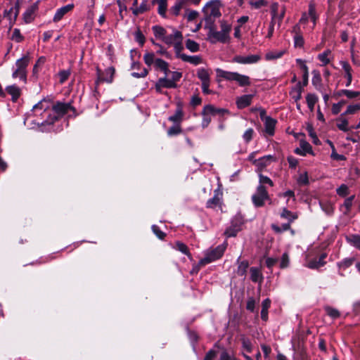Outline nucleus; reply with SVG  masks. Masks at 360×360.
<instances>
[{
	"label": "nucleus",
	"instance_id": "nucleus-1",
	"mask_svg": "<svg viewBox=\"0 0 360 360\" xmlns=\"http://www.w3.org/2000/svg\"><path fill=\"white\" fill-rule=\"evenodd\" d=\"M70 111L75 112V109L70 103L58 102L54 104L53 103L51 113L49 114V117L44 120V122L48 124H53L56 120L68 114Z\"/></svg>",
	"mask_w": 360,
	"mask_h": 360
},
{
	"label": "nucleus",
	"instance_id": "nucleus-2",
	"mask_svg": "<svg viewBox=\"0 0 360 360\" xmlns=\"http://www.w3.org/2000/svg\"><path fill=\"white\" fill-rule=\"evenodd\" d=\"M30 62L29 54L24 55L22 58L18 59L15 66L13 67L12 77L13 79L18 78L20 80L26 83L27 82V68Z\"/></svg>",
	"mask_w": 360,
	"mask_h": 360
},
{
	"label": "nucleus",
	"instance_id": "nucleus-3",
	"mask_svg": "<svg viewBox=\"0 0 360 360\" xmlns=\"http://www.w3.org/2000/svg\"><path fill=\"white\" fill-rule=\"evenodd\" d=\"M143 61L149 67L153 65L156 70L163 72L166 76H168L170 72L169 63L161 58H155L154 53H146L143 56Z\"/></svg>",
	"mask_w": 360,
	"mask_h": 360
},
{
	"label": "nucleus",
	"instance_id": "nucleus-4",
	"mask_svg": "<svg viewBox=\"0 0 360 360\" xmlns=\"http://www.w3.org/2000/svg\"><path fill=\"white\" fill-rule=\"evenodd\" d=\"M217 76L229 81H235L240 86H247L250 85V79L248 76L240 75L235 72H228L221 69L216 70Z\"/></svg>",
	"mask_w": 360,
	"mask_h": 360
},
{
	"label": "nucleus",
	"instance_id": "nucleus-5",
	"mask_svg": "<svg viewBox=\"0 0 360 360\" xmlns=\"http://www.w3.org/2000/svg\"><path fill=\"white\" fill-rule=\"evenodd\" d=\"M205 13V20L207 25H214V20L221 16V12L219 9V4L217 1H212L206 4L203 8Z\"/></svg>",
	"mask_w": 360,
	"mask_h": 360
},
{
	"label": "nucleus",
	"instance_id": "nucleus-6",
	"mask_svg": "<svg viewBox=\"0 0 360 360\" xmlns=\"http://www.w3.org/2000/svg\"><path fill=\"white\" fill-rule=\"evenodd\" d=\"M226 248V246L223 244L208 250L205 257L199 261L198 265L202 266L221 258L225 252Z\"/></svg>",
	"mask_w": 360,
	"mask_h": 360
},
{
	"label": "nucleus",
	"instance_id": "nucleus-7",
	"mask_svg": "<svg viewBox=\"0 0 360 360\" xmlns=\"http://www.w3.org/2000/svg\"><path fill=\"white\" fill-rule=\"evenodd\" d=\"M53 101L49 98H44L35 104L32 108V111L36 116H42L44 117L51 113Z\"/></svg>",
	"mask_w": 360,
	"mask_h": 360
},
{
	"label": "nucleus",
	"instance_id": "nucleus-8",
	"mask_svg": "<svg viewBox=\"0 0 360 360\" xmlns=\"http://www.w3.org/2000/svg\"><path fill=\"white\" fill-rule=\"evenodd\" d=\"M269 199V194L263 185H259L255 193L252 196V202L255 207H262L266 200Z\"/></svg>",
	"mask_w": 360,
	"mask_h": 360
},
{
	"label": "nucleus",
	"instance_id": "nucleus-9",
	"mask_svg": "<svg viewBox=\"0 0 360 360\" xmlns=\"http://www.w3.org/2000/svg\"><path fill=\"white\" fill-rule=\"evenodd\" d=\"M210 30L208 33V37L211 43L214 44L217 41L221 43H226L229 41L230 37H228L226 34L222 32L221 30L217 31L214 28V25H209Z\"/></svg>",
	"mask_w": 360,
	"mask_h": 360
},
{
	"label": "nucleus",
	"instance_id": "nucleus-10",
	"mask_svg": "<svg viewBox=\"0 0 360 360\" xmlns=\"http://www.w3.org/2000/svg\"><path fill=\"white\" fill-rule=\"evenodd\" d=\"M243 220L240 216H236L232 221L231 225L226 230L225 235L227 237H234L241 230Z\"/></svg>",
	"mask_w": 360,
	"mask_h": 360
},
{
	"label": "nucleus",
	"instance_id": "nucleus-11",
	"mask_svg": "<svg viewBox=\"0 0 360 360\" xmlns=\"http://www.w3.org/2000/svg\"><path fill=\"white\" fill-rule=\"evenodd\" d=\"M293 34V42L295 48H302L304 46V40L301 31L300 25H295L292 30Z\"/></svg>",
	"mask_w": 360,
	"mask_h": 360
},
{
	"label": "nucleus",
	"instance_id": "nucleus-12",
	"mask_svg": "<svg viewBox=\"0 0 360 360\" xmlns=\"http://www.w3.org/2000/svg\"><path fill=\"white\" fill-rule=\"evenodd\" d=\"M177 86L176 84L170 81L167 76L165 75L164 77L160 78L155 83V88L157 92L162 93L163 88L174 89Z\"/></svg>",
	"mask_w": 360,
	"mask_h": 360
},
{
	"label": "nucleus",
	"instance_id": "nucleus-13",
	"mask_svg": "<svg viewBox=\"0 0 360 360\" xmlns=\"http://www.w3.org/2000/svg\"><path fill=\"white\" fill-rule=\"evenodd\" d=\"M261 56L257 54L249 55L247 56H236L233 58V61L240 64H253L259 62Z\"/></svg>",
	"mask_w": 360,
	"mask_h": 360
},
{
	"label": "nucleus",
	"instance_id": "nucleus-14",
	"mask_svg": "<svg viewBox=\"0 0 360 360\" xmlns=\"http://www.w3.org/2000/svg\"><path fill=\"white\" fill-rule=\"evenodd\" d=\"M275 160L276 159L273 155H265L254 160V165L257 167V169L261 172L267 166H269L271 162L275 161Z\"/></svg>",
	"mask_w": 360,
	"mask_h": 360
},
{
	"label": "nucleus",
	"instance_id": "nucleus-15",
	"mask_svg": "<svg viewBox=\"0 0 360 360\" xmlns=\"http://www.w3.org/2000/svg\"><path fill=\"white\" fill-rule=\"evenodd\" d=\"M340 63L342 66V70L345 72V77L347 78V82L345 86H349L352 82V67L347 61L342 60L340 62Z\"/></svg>",
	"mask_w": 360,
	"mask_h": 360
},
{
	"label": "nucleus",
	"instance_id": "nucleus-16",
	"mask_svg": "<svg viewBox=\"0 0 360 360\" xmlns=\"http://www.w3.org/2000/svg\"><path fill=\"white\" fill-rule=\"evenodd\" d=\"M277 121L271 117H265L264 119V128L265 132L269 135L273 136L274 134L275 127Z\"/></svg>",
	"mask_w": 360,
	"mask_h": 360
},
{
	"label": "nucleus",
	"instance_id": "nucleus-17",
	"mask_svg": "<svg viewBox=\"0 0 360 360\" xmlns=\"http://www.w3.org/2000/svg\"><path fill=\"white\" fill-rule=\"evenodd\" d=\"M253 96L251 94L243 95L236 99V105L238 108L243 109L251 104Z\"/></svg>",
	"mask_w": 360,
	"mask_h": 360
},
{
	"label": "nucleus",
	"instance_id": "nucleus-18",
	"mask_svg": "<svg viewBox=\"0 0 360 360\" xmlns=\"http://www.w3.org/2000/svg\"><path fill=\"white\" fill-rule=\"evenodd\" d=\"M179 39H183L181 32L174 30L173 33L165 35L162 41L167 45H173Z\"/></svg>",
	"mask_w": 360,
	"mask_h": 360
},
{
	"label": "nucleus",
	"instance_id": "nucleus-19",
	"mask_svg": "<svg viewBox=\"0 0 360 360\" xmlns=\"http://www.w3.org/2000/svg\"><path fill=\"white\" fill-rule=\"evenodd\" d=\"M74 8V5L73 4H68L65 6H63L60 8H58L54 16H53V20L54 22H58L60 21L63 18V16L67 13H68L69 11H70L72 8Z\"/></svg>",
	"mask_w": 360,
	"mask_h": 360
},
{
	"label": "nucleus",
	"instance_id": "nucleus-20",
	"mask_svg": "<svg viewBox=\"0 0 360 360\" xmlns=\"http://www.w3.org/2000/svg\"><path fill=\"white\" fill-rule=\"evenodd\" d=\"M295 153L297 155L304 156L307 153H312V148L308 142L301 141L300 143V148H297L295 150Z\"/></svg>",
	"mask_w": 360,
	"mask_h": 360
},
{
	"label": "nucleus",
	"instance_id": "nucleus-21",
	"mask_svg": "<svg viewBox=\"0 0 360 360\" xmlns=\"http://www.w3.org/2000/svg\"><path fill=\"white\" fill-rule=\"evenodd\" d=\"M5 91L6 93L11 96V99L13 102H15L21 94V89L15 84L6 86Z\"/></svg>",
	"mask_w": 360,
	"mask_h": 360
},
{
	"label": "nucleus",
	"instance_id": "nucleus-22",
	"mask_svg": "<svg viewBox=\"0 0 360 360\" xmlns=\"http://www.w3.org/2000/svg\"><path fill=\"white\" fill-rule=\"evenodd\" d=\"M326 254L323 253L318 259H314L309 261L307 264V266L310 269H318L323 266L325 264V259Z\"/></svg>",
	"mask_w": 360,
	"mask_h": 360
},
{
	"label": "nucleus",
	"instance_id": "nucleus-23",
	"mask_svg": "<svg viewBox=\"0 0 360 360\" xmlns=\"http://www.w3.org/2000/svg\"><path fill=\"white\" fill-rule=\"evenodd\" d=\"M150 8V6L148 3V0H143L140 6H138L135 8H131L132 13L135 15H139V14H142L147 11H149Z\"/></svg>",
	"mask_w": 360,
	"mask_h": 360
},
{
	"label": "nucleus",
	"instance_id": "nucleus-24",
	"mask_svg": "<svg viewBox=\"0 0 360 360\" xmlns=\"http://www.w3.org/2000/svg\"><path fill=\"white\" fill-rule=\"evenodd\" d=\"M308 15H309L311 16L310 21L312 22V26L311 27V30H314L316 26V20L318 19V15L316 13L315 4L312 1H311L309 4Z\"/></svg>",
	"mask_w": 360,
	"mask_h": 360
},
{
	"label": "nucleus",
	"instance_id": "nucleus-25",
	"mask_svg": "<svg viewBox=\"0 0 360 360\" xmlns=\"http://www.w3.org/2000/svg\"><path fill=\"white\" fill-rule=\"evenodd\" d=\"M228 112V110L224 108H217L212 105H207L205 106V113H210L213 116L217 114L223 115Z\"/></svg>",
	"mask_w": 360,
	"mask_h": 360
},
{
	"label": "nucleus",
	"instance_id": "nucleus-26",
	"mask_svg": "<svg viewBox=\"0 0 360 360\" xmlns=\"http://www.w3.org/2000/svg\"><path fill=\"white\" fill-rule=\"evenodd\" d=\"M115 70L113 68L110 67L105 70L103 72L99 75V78L101 80L106 82H112V77L114 75Z\"/></svg>",
	"mask_w": 360,
	"mask_h": 360
},
{
	"label": "nucleus",
	"instance_id": "nucleus-27",
	"mask_svg": "<svg viewBox=\"0 0 360 360\" xmlns=\"http://www.w3.org/2000/svg\"><path fill=\"white\" fill-rule=\"evenodd\" d=\"M183 117L184 112L182 108L181 105L179 103L174 115L170 116L168 120L172 122L179 124L182 121Z\"/></svg>",
	"mask_w": 360,
	"mask_h": 360
},
{
	"label": "nucleus",
	"instance_id": "nucleus-28",
	"mask_svg": "<svg viewBox=\"0 0 360 360\" xmlns=\"http://www.w3.org/2000/svg\"><path fill=\"white\" fill-rule=\"evenodd\" d=\"M250 279L255 283H261L262 281V274L257 267H251L250 269Z\"/></svg>",
	"mask_w": 360,
	"mask_h": 360
},
{
	"label": "nucleus",
	"instance_id": "nucleus-29",
	"mask_svg": "<svg viewBox=\"0 0 360 360\" xmlns=\"http://www.w3.org/2000/svg\"><path fill=\"white\" fill-rule=\"evenodd\" d=\"M271 300L269 298L263 300L262 303L261 318L264 321H267L268 319V310L271 307Z\"/></svg>",
	"mask_w": 360,
	"mask_h": 360
},
{
	"label": "nucleus",
	"instance_id": "nucleus-30",
	"mask_svg": "<svg viewBox=\"0 0 360 360\" xmlns=\"http://www.w3.org/2000/svg\"><path fill=\"white\" fill-rule=\"evenodd\" d=\"M152 30L155 38L162 41L167 34V30L160 25L153 26Z\"/></svg>",
	"mask_w": 360,
	"mask_h": 360
},
{
	"label": "nucleus",
	"instance_id": "nucleus-31",
	"mask_svg": "<svg viewBox=\"0 0 360 360\" xmlns=\"http://www.w3.org/2000/svg\"><path fill=\"white\" fill-rule=\"evenodd\" d=\"M181 59L184 62H188L191 64L197 65L202 63V58L198 56H187L183 54L181 56Z\"/></svg>",
	"mask_w": 360,
	"mask_h": 360
},
{
	"label": "nucleus",
	"instance_id": "nucleus-32",
	"mask_svg": "<svg viewBox=\"0 0 360 360\" xmlns=\"http://www.w3.org/2000/svg\"><path fill=\"white\" fill-rule=\"evenodd\" d=\"M346 240L351 245L360 250V235L352 234L347 236Z\"/></svg>",
	"mask_w": 360,
	"mask_h": 360
},
{
	"label": "nucleus",
	"instance_id": "nucleus-33",
	"mask_svg": "<svg viewBox=\"0 0 360 360\" xmlns=\"http://www.w3.org/2000/svg\"><path fill=\"white\" fill-rule=\"evenodd\" d=\"M348 121L344 117V116H342L341 114L340 116L337 119V127L340 130L346 132L350 129V128L348 127Z\"/></svg>",
	"mask_w": 360,
	"mask_h": 360
},
{
	"label": "nucleus",
	"instance_id": "nucleus-34",
	"mask_svg": "<svg viewBox=\"0 0 360 360\" xmlns=\"http://www.w3.org/2000/svg\"><path fill=\"white\" fill-rule=\"evenodd\" d=\"M239 259H240V257L238 259V261H237V262L238 264L237 274H238V275H239L240 276H243L247 273V270L249 266V263L246 260L239 262Z\"/></svg>",
	"mask_w": 360,
	"mask_h": 360
},
{
	"label": "nucleus",
	"instance_id": "nucleus-35",
	"mask_svg": "<svg viewBox=\"0 0 360 360\" xmlns=\"http://www.w3.org/2000/svg\"><path fill=\"white\" fill-rule=\"evenodd\" d=\"M318 96L314 94H308L306 96V101L309 109L313 111L314 109L315 104L318 101Z\"/></svg>",
	"mask_w": 360,
	"mask_h": 360
},
{
	"label": "nucleus",
	"instance_id": "nucleus-36",
	"mask_svg": "<svg viewBox=\"0 0 360 360\" xmlns=\"http://www.w3.org/2000/svg\"><path fill=\"white\" fill-rule=\"evenodd\" d=\"M241 342H242V352H247V353H251L253 349V345L251 342V340L245 337L241 338Z\"/></svg>",
	"mask_w": 360,
	"mask_h": 360
},
{
	"label": "nucleus",
	"instance_id": "nucleus-37",
	"mask_svg": "<svg viewBox=\"0 0 360 360\" xmlns=\"http://www.w3.org/2000/svg\"><path fill=\"white\" fill-rule=\"evenodd\" d=\"M281 217L283 219H286L288 221V223L290 224L297 218V214L289 211L286 208H284L281 214Z\"/></svg>",
	"mask_w": 360,
	"mask_h": 360
},
{
	"label": "nucleus",
	"instance_id": "nucleus-38",
	"mask_svg": "<svg viewBox=\"0 0 360 360\" xmlns=\"http://www.w3.org/2000/svg\"><path fill=\"white\" fill-rule=\"evenodd\" d=\"M330 50L327 49L323 53H319L318 55L317 58L321 62V65H326L330 62V60L328 57L330 55Z\"/></svg>",
	"mask_w": 360,
	"mask_h": 360
},
{
	"label": "nucleus",
	"instance_id": "nucleus-39",
	"mask_svg": "<svg viewBox=\"0 0 360 360\" xmlns=\"http://www.w3.org/2000/svg\"><path fill=\"white\" fill-rule=\"evenodd\" d=\"M198 77L200 79L202 83L210 82V74L207 70L204 68H200L197 72Z\"/></svg>",
	"mask_w": 360,
	"mask_h": 360
},
{
	"label": "nucleus",
	"instance_id": "nucleus-40",
	"mask_svg": "<svg viewBox=\"0 0 360 360\" xmlns=\"http://www.w3.org/2000/svg\"><path fill=\"white\" fill-rule=\"evenodd\" d=\"M185 3L183 0H177L174 5L171 7L170 12L172 15L176 16L179 14L181 9L183 8Z\"/></svg>",
	"mask_w": 360,
	"mask_h": 360
},
{
	"label": "nucleus",
	"instance_id": "nucleus-41",
	"mask_svg": "<svg viewBox=\"0 0 360 360\" xmlns=\"http://www.w3.org/2000/svg\"><path fill=\"white\" fill-rule=\"evenodd\" d=\"M155 3H157L158 4V13H159L160 15L165 18L166 16L167 3L163 2L162 1H159L153 0V4H155Z\"/></svg>",
	"mask_w": 360,
	"mask_h": 360
},
{
	"label": "nucleus",
	"instance_id": "nucleus-42",
	"mask_svg": "<svg viewBox=\"0 0 360 360\" xmlns=\"http://www.w3.org/2000/svg\"><path fill=\"white\" fill-rule=\"evenodd\" d=\"M183 39H179L174 44V49L176 53V56L179 58H181V56L184 53H181V51L184 49V46L182 44Z\"/></svg>",
	"mask_w": 360,
	"mask_h": 360
},
{
	"label": "nucleus",
	"instance_id": "nucleus-43",
	"mask_svg": "<svg viewBox=\"0 0 360 360\" xmlns=\"http://www.w3.org/2000/svg\"><path fill=\"white\" fill-rule=\"evenodd\" d=\"M186 47L191 52H197L200 49L199 44L190 39L186 41Z\"/></svg>",
	"mask_w": 360,
	"mask_h": 360
},
{
	"label": "nucleus",
	"instance_id": "nucleus-44",
	"mask_svg": "<svg viewBox=\"0 0 360 360\" xmlns=\"http://www.w3.org/2000/svg\"><path fill=\"white\" fill-rule=\"evenodd\" d=\"M324 310L326 311V314L332 319H337L340 315L338 309L333 308L330 306L324 307Z\"/></svg>",
	"mask_w": 360,
	"mask_h": 360
},
{
	"label": "nucleus",
	"instance_id": "nucleus-45",
	"mask_svg": "<svg viewBox=\"0 0 360 360\" xmlns=\"http://www.w3.org/2000/svg\"><path fill=\"white\" fill-rule=\"evenodd\" d=\"M202 127L203 129L207 128L210 123L211 122L212 115L210 113H205V107L203 108V110L202 111Z\"/></svg>",
	"mask_w": 360,
	"mask_h": 360
},
{
	"label": "nucleus",
	"instance_id": "nucleus-46",
	"mask_svg": "<svg viewBox=\"0 0 360 360\" xmlns=\"http://www.w3.org/2000/svg\"><path fill=\"white\" fill-rule=\"evenodd\" d=\"M283 53H284V52L282 51H271V52L267 53L265 55V58L267 60H271L278 59V58H281L282 56L283 55Z\"/></svg>",
	"mask_w": 360,
	"mask_h": 360
},
{
	"label": "nucleus",
	"instance_id": "nucleus-47",
	"mask_svg": "<svg viewBox=\"0 0 360 360\" xmlns=\"http://www.w3.org/2000/svg\"><path fill=\"white\" fill-rule=\"evenodd\" d=\"M297 182L300 186H306L309 184V178L307 172L301 173L297 179Z\"/></svg>",
	"mask_w": 360,
	"mask_h": 360
},
{
	"label": "nucleus",
	"instance_id": "nucleus-48",
	"mask_svg": "<svg viewBox=\"0 0 360 360\" xmlns=\"http://www.w3.org/2000/svg\"><path fill=\"white\" fill-rule=\"evenodd\" d=\"M360 110V104L355 105H349L346 111L342 113V116H345L346 115H351L356 113L358 110Z\"/></svg>",
	"mask_w": 360,
	"mask_h": 360
},
{
	"label": "nucleus",
	"instance_id": "nucleus-49",
	"mask_svg": "<svg viewBox=\"0 0 360 360\" xmlns=\"http://www.w3.org/2000/svg\"><path fill=\"white\" fill-rule=\"evenodd\" d=\"M272 229L276 233H281L285 231H288L290 228V223L283 224L281 226L275 224H272Z\"/></svg>",
	"mask_w": 360,
	"mask_h": 360
},
{
	"label": "nucleus",
	"instance_id": "nucleus-50",
	"mask_svg": "<svg viewBox=\"0 0 360 360\" xmlns=\"http://www.w3.org/2000/svg\"><path fill=\"white\" fill-rule=\"evenodd\" d=\"M345 103H346V101L345 100H342L337 103H334L333 105L332 109H331L332 113L333 115H338L340 112L343 105H345Z\"/></svg>",
	"mask_w": 360,
	"mask_h": 360
},
{
	"label": "nucleus",
	"instance_id": "nucleus-51",
	"mask_svg": "<svg viewBox=\"0 0 360 360\" xmlns=\"http://www.w3.org/2000/svg\"><path fill=\"white\" fill-rule=\"evenodd\" d=\"M354 262V258H345L342 260L340 263H338V266L340 268L346 269L352 265Z\"/></svg>",
	"mask_w": 360,
	"mask_h": 360
},
{
	"label": "nucleus",
	"instance_id": "nucleus-52",
	"mask_svg": "<svg viewBox=\"0 0 360 360\" xmlns=\"http://www.w3.org/2000/svg\"><path fill=\"white\" fill-rule=\"evenodd\" d=\"M354 198V195H352L345 199L344 204H343V207H345V211L344 212L345 214H347L350 211L351 207L352 206V201H353Z\"/></svg>",
	"mask_w": 360,
	"mask_h": 360
},
{
	"label": "nucleus",
	"instance_id": "nucleus-53",
	"mask_svg": "<svg viewBox=\"0 0 360 360\" xmlns=\"http://www.w3.org/2000/svg\"><path fill=\"white\" fill-rule=\"evenodd\" d=\"M290 259L289 256L287 252L283 254L281 262H280V267L281 269L287 268L289 266Z\"/></svg>",
	"mask_w": 360,
	"mask_h": 360
},
{
	"label": "nucleus",
	"instance_id": "nucleus-54",
	"mask_svg": "<svg viewBox=\"0 0 360 360\" xmlns=\"http://www.w3.org/2000/svg\"><path fill=\"white\" fill-rule=\"evenodd\" d=\"M253 134H254V130L252 128H249L243 134V139L244 140V141L245 143H249L252 137H253Z\"/></svg>",
	"mask_w": 360,
	"mask_h": 360
},
{
	"label": "nucleus",
	"instance_id": "nucleus-55",
	"mask_svg": "<svg viewBox=\"0 0 360 360\" xmlns=\"http://www.w3.org/2000/svg\"><path fill=\"white\" fill-rule=\"evenodd\" d=\"M70 75V71L68 70H63L59 72L58 77L60 83H64L69 77Z\"/></svg>",
	"mask_w": 360,
	"mask_h": 360
},
{
	"label": "nucleus",
	"instance_id": "nucleus-56",
	"mask_svg": "<svg viewBox=\"0 0 360 360\" xmlns=\"http://www.w3.org/2000/svg\"><path fill=\"white\" fill-rule=\"evenodd\" d=\"M11 39L16 42H20L22 41L23 37L22 36L20 30L17 28L13 30Z\"/></svg>",
	"mask_w": 360,
	"mask_h": 360
},
{
	"label": "nucleus",
	"instance_id": "nucleus-57",
	"mask_svg": "<svg viewBox=\"0 0 360 360\" xmlns=\"http://www.w3.org/2000/svg\"><path fill=\"white\" fill-rule=\"evenodd\" d=\"M348 186L345 184H342L336 190L337 193L342 197H345L348 194Z\"/></svg>",
	"mask_w": 360,
	"mask_h": 360
},
{
	"label": "nucleus",
	"instance_id": "nucleus-58",
	"mask_svg": "<svg viewBox=\"0 0 360 360\" xmlns=\"http://www.w3.org/2000/svg\"><path fill=\"white\" fill-rule=\"evenodd\" d=\"M330 158L333 160H346V158H345V155H340V154L336 153V150H335L334 145H332V153H331V155H330Z\"/></svg>",
	"mask_w": 360,
	"mask_h": 360
},
{
	"label": "nucleus",
	"instance_id": "nucleus-59",
	"mask_svg": "<svg viewBox=\"0 0 360 360\" xmlns=\"http://www.w3.org/2000/svg\"><path fill=\"white\" fill-rule=\"evenodd\" d=\"M259 185L266 184H269L270 186H274L273 181L268 176H264V175L259 174Z\"/></svg>",
	"mask_w": 360,
	"mask_h": 360
},
{
	"label": "nucleus",
	"instance_id": "nucleus-60",
	"mask_svg": "<svg viewBox=\"0 0 360 360\" xmlns=\"http://www.w3.org/2000/svg\"><path fill=\"white\" fill-rule=\"evenodd\" d=\"M135 40L141 45L143 46L145 43V37L140 30H138L134 34Z\"/></svg>",
	"mask_w": 360,
	"mask_h": 360
},
{
	"label": "nucleus",
	"instance_id": "nucleus-61",
	"mask_svg": "<svg viewBox=\"0 0 360 360\" xmlns=\"http://www.w3.org/2000/svg\"><path fill=\"white\" fill-rule=\"evenodd\" d=\"M152 230L156 236L160 239H164L166 236L165 233L162 232L157 225H153Z\"/></svg>",
	"mask_w": 360,
	"mask_h": 360
},
{
	"label": "nucleus",
	"instance_id": "nucleus-62",
	"mask_svg": "<svg viewBox=\"0 0 360 360\" xmlns=\"http://www.w3.org/2000/svg\"><path fill=\"white\" fill-rule=\"evenodd\" d=\"M181 132V129L179 126H172L168 129L167 134L171 136L179 134Z\"/></svg>",
	"mask_w": 360,
	"mask_h": 360
},
{
	"label": "nucleus",
	"instance_id": "nucleus-63",
	"mask_svg": "<svg viewBox=\"0 0 360 360\" xmlns=\"http://www.w3.org/2000/svg\"><path fill=\"white\" fill-rule=\"evenodd\" d=\"M342 93H344V96L349 99L354 98L360 95V91H357L346 90Z\"/></svg>",
	"mask_w": 360,
	"mask_h": 360
},
{
	"label": "nucleus",
	"instance_id": "nucleus-64",
	"mask_svg": "<svg viewBox=\"0 0 360 360\" xmlns=\"http://www.w3.org/2000/svg\"><path fill=\"white\" fill-rule=\"evenodd\" d=\"M220 360H237L233 355H231L226 351L221 352L220 355Z\"/></svg>",
	"mask_w": 360,
	"mask_h": 360
}]
</instances>
